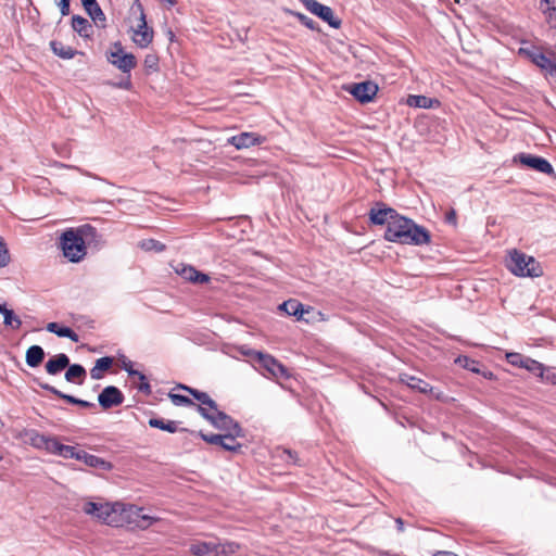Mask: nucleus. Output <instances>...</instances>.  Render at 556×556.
<instances>
[{
  "label": "nucleus",
  "mask_w": 556,
  "mask_h": 556,
  "mask_svg": "<svg viewBox=\"0 0 556 556\" xmlns=\"http://www.w3.org/2000/svg\"><path fill=\"white\" fill-rule=\"evenodd\" d=\"M383 238L394 243L424 245L430 243L431 235L424 226L396 213V217L386 228Z\"/></svg>",
  "instance_id": "1"
},
{
  "label": "nucleus",
  "mask_w": 556,
  "mask_h": 556,
  "mask_svg": "<svg viewBox=\"0 0 556 556\" xmlns=\"http://www.w3.org/2000/svg\"><path fill=\"white\" fill-rule=\"evenodd\" d=\"M139 247L144 251H154V252H163L166 249V245L161 241L155 239H144L139 242Z\"/></svg>",
  "instance_id": "34"
},
{
  "label": "nucleus",
  "mask_w": 556,
  "mask_h": 556,
  "mask_svg": "<svg viewBox=\"0 0 556 556\" xmlns=\"http://www.w3.org/2000/svg\"><path fill=\"white\" fill-rule=\"evenodd\" d=\"M97 237V229L89 224L65 230L60 237L63 255L72 263L80 262L87 253L86 245Z\"/></svg>",
  "instance_id": "2"
},
{
  "label": "nucleus",
  "mask_w": 556,
  "mask_h": 556,
  "mask_svg": "<svg viewBox=\"0 0 556 556\" xmlns=\"http://www.w3.org/2000/svg\"><path fill=\"white\" fill-rule=\"evenodd\" d=\"M169 399L177 406H195V403L188 396L177 393H169Z\"/></svg>",
  "instance_id": "40"
},
{
  "label": "nucleus",
  "mask_w": 556,
  "mask_h": 556,
  "mask_svg": "<svg viewBox=\"0 0 556 556\" xmlns=\"http://www.w3.org/2000/svg\"><path fill=\"white\" fill-rule=\"evenodd\" d=\"M5 308H7L5 304H0V314H3Z\"/></svg>",
  "instance_id": "62"
},
{
  "label": "nucleus",
  "mask_w": 556,
  "mask_h": 556,
  "mask_svg": "<svg viewBox=\"0 0 556 556\" xmlns=\"http://www.w3.org/2000/svg\"><path fill=\"white\" fill-rule=\"evenodd\" d=\"M434 556H458V555H456V554H454L452 552H440V553H438Z\"/></svg>",
  "instance_id": "58"
},
{
  "label": "nucleus",
  "mask_w": 556,
  "mask_h": 556,
  "mask_svg": "<svg viewBox=\"0 0 556 556\" xmlns=\"http://www.w3.org/2000/svg\"><path fill=\"white\" fill-rule=\"evenodd\" d=\"M265 138L255 132H240L228 139V143L238 150L248 149L253 146L263 143Z\"/></svg>",
  "instance_id": "18"
},
{
  "label": "nucleus",
  "mask_w": 556,
  "mask_h": 556,
  "mask_svg": "<svg viewBox=\"0 0 556 556\" xmlns=\"http://www.w3.org/2000/svg\"><path fill=\"white\" fill-rule=\"evenodd\" d=\"M190 553L194 556H223L214 542H195L190 545Z\"/></svg>",
  "instance_id": "22"
},
{
  "label": "nucleus",
  "mask_w": 556,
  "mask_h": 556,
  "mask_svg": "<svg viewBox=\"0 0 556 556\" xmlns=\"http://www.w3.org/2000/svg\"><path fill=\"white\" fill-rule=\"evenodd\" d=\"M50 48L55 55L64 60L73 59L76 54L81 53L58 40L50 41Z\"/></svg>",
  "instance_id": "30"
},
{
  "label": "nucleus",
  "mask_w": 556,
  "mask_h": 556,
  "mask_svg": "<svg viewBox=\"0 0 556 556\" xmlns=\"http://www.w3.org/2000/svg\"><path fill=\"white\" fill-rule=\"evenodd\" d=\"M518 159L519 162L531 169H534L539 173H543L546 175H553L554 168L552 164L544 157L530 154V153H520L515 160Z\"/></svg>",
  "instance_id": "16"
},
{
  "label": "nucleus",
  "mask_w": 556,
  "mask_h": 556,
  "mask_svg": "<svg viewBox=\"0 0 556 556\" xmlns=\"http://www.w3.org/2000/svg\"><path fill=\"white\" fill-rule=\"evenodd\" d=\"M455 362L458 365H460L462 367H464L472 372H480V369H479L480 363L475 359H471L468 356H459L456 358Z\"/></svg>",
  "instance_id": "37"
},
{
  "label": "nucleus",
  "mask_w": 556,
  "mask_h": 556,
  "mask_svg": "<svg viewBox=\"0 0 556 556\" xmlns=\"http://www.w3.org/2000/svg\"><path fill=\"white\" fill-rule=\"evenodd\" d=\"M3 315V324L5 326H10L13 329H20L22 326V320L18 316L14 314L12 309L5 308Z\"/></svg>",
  "instance_id": "35"
},
{
  "label": "nucleus",
  "mask_w": 556,
  "mask_h": 556,
  "mask_svg": "<svg viewBox=\"0 0 556 556\" xmlns=\"http://www.w3.org/2000/svg\"><path fill=\"white\" fill-rule=\"evenodd\" d=\"M507 268L516 276L520 277H540L542 269L532 256H528L522 252L514 250L509 254Z\"/></svg>",
  "instance_id": "5"
},
{
  "label": "nucleus",
  "mask_w": 556,
  "mask_h": 556,
  "mask_svg": "<svg viewBox=\"0 0 556 556\" xmlns=\"http://www.w3.org/2000/svg\"><path fill=\"white\" fill-rule=\"evenodd\" d=\"M399 381L405 386H407L409 389L418 391L422 394H428L433 392V388L426 382L425 380L412 376L409 374L403 372L399 375Z\"/></svg>",
  "instance_id": "20"
},
{
  "label": "nucleus",
  "mask_w": 556,
  "mask_h": 556,
  "mask_svg": "<svg viewBox=\"0 0 556 556\" xmlns=\"http://www.w3.org/2000/svg\"><path fill=\"white\" fill-rule=\"evenodd\" d=\"M62 446L63 444L61 442H59L55 438L50 437L46 446V451L55 455H60Z\"/></svg>",
  "instance_id": "44"
},
{
  "label": "nucleus",
  "mask_w": 556,
  "mask_h": 556,
  "mask_svg": "<svg viewBox=\"0 0 556 556\" xmlns=\"http://www.w3.org/2000/svg\"><path fill=\"white\" fill-rule=\"evenodd\" d=\"M83 511L108 526L123 527V518L121 517L123 503H97L89 501L84 504Z\"/></svg>",
  "instance_id": "3"
},
{
  "label": "nucleus",
  "mask_w": 556,
  "mask_h": 556,
  "mask_svg": "<svg viewBox=\"0 0 556 556\" xmlns=\"http://www.w3.org/2000/svg\"><path fill=\"white\" fill-rule=\"evenodd\" d=\"M111 86L119 89L130 90L132 88V84L130 80V74H127L126 79H123L118 83H110Z\"/></svg>",
  "instance_id": "48"
},
{
  "label": "nucleus",
  "mask_w": 556,
  "mask_h": 556,
  "mask_svg": "<svg viewBox=\"0 0 556 556\" xmlns=\"http://www.w3.org/2000/svg\"><path fill=\"white\" fill-rule=\"evenodd\" d=\"M281 312H285L288 316H294L298 320L303 318L304 313L306 312L304 305L295 300L289 299L281 303L278 307Z\"/></svg>",
  "instance_id": "25"
},
{
  "label": "nucleus",
  "mask_w": 556,
  "mask_h": 556,
  "mask_svg": "<svg viewBox=\"0 0 556 556\" xmlns=\"http://www.w3.org/2000/svg\"><path fill=\"white\" fill-rule=\"evenodd\" d=\"M544 2L546 3L547 8H546V11L551 14L552 11H555L556 10V0H544Z\"/></svg>",
  "instance_id": "56"
},
{
  "label": "nucleus",
  "mask_w": 556,
  "mask_h": 556,
  "mask_svg": "<svg viewBox=\"0 0 556 556\" xmlns=\"http://www.w3.org/2000/svg\"><path fill=\"white\" fill-rule=\"evenodd\" d=\"M77 460L84 462L87 466L92 468H99L104 471H109L113 468L112 464L104 458L87 453L84 450H79Z\"/></svg>",
  "instance_id": "21"
},
{
  "label": "nucleus",
  "mask_w": 556,
  "mask_h": 556,
  "mask_svg": "<svg viewBox=\"0 0 556 556\" xmlns=\"http://www.w3.org/2000/svg\"><path fill=\"white\" fill-rule=\"evenodd\" d=\"M138 390L147 395L151 394L152 390H151V386L150 383L146 380H140V383L138 386Z\"/></svg>",
  "instance_id": "51"
},
{
  "label": "nucleus",
  "mask_w": 556,
  "mask_h": 556,
  "mask_svg": "<svg viewBox=\"0 0 556 556\" xmlns=\"http://www.w3.org/2000/svg\"><path fill=\"white\" fill-rule=\"evenodd\" d=\"M76 405L84 407V408H94L96 407L94 403H91V402H88L85 400H80V399H77Z\"/></svg>",
  "instance_id": "54"
},
{
  "label": "nucleus",
  "mask_w": 556,
  "mask_h": 556,
  "mask_svg": "<svg viewBox=\"0 0 556 556\" xmlns=\"http://www.w3.org/2000/svg\"><path fill=\"white\" fill-rule=\"evenodd\" d=\"M445 220L448 224H456V212L454 210H451L450 212H447V214L445 216Z\"/></svg>",
  "instance_id": "55"
},
{
  "label": "nucleus",
  "mask_w": 556,
  "mask_h": 556,
  "mask_svg": "<svg viewBox=\"0 0 556 556\" xmlns=\"http://www.w3.org/2000/svg\"><path fill=\"white\" fill-rule=\"evenodd\" d=\"M180 276L186 279L187 281L193 282L197 281V274L198 270L192 266H184L181 270L179 271Z\"/></svg>",
  "instance_id": "43"
},
{
  "label": "nucleus",
  "mask_w": 556,
  "mask_h": 556,
  "mask_svg": "<svg viewBox=\"0 0 556 556\" xmlns=\"http://www.w3.org/2000/svg\"><path fill=\"white\" fill-rule=\"evenodd\" d=\"M105 56L106 61L123 74H130L131 70L137 66L136 56L132 53L125 52L121 41L113 42Z\"/></svg>",
  "instance_id": "8"
},
{
  "label": "nucleus",
  "mask_w": 556,
  "mask_h": 556,
  "mask_svg": "<svg viewBox=\"0 0 556 556\" xmlns=\"http://www.w3.org/2000/svg\"><path fill=\"white\" fill-rule=\"evenodd\" d=\"M307 11L318 16L332 28H339L342 21L337 17L333 10L325 4L319 3L317 0H300Z\"/></svg>",
  "instance_id": "11"
},
{
  "label": "nucleus",
  "mask_w": 556,
  "mask_h": 556,
  "mask_svg": "<svg viewBox=\"0 0 556 556\" xmlns=\"http://www.w3.org/2000/svg\"><path fill=\"white\" fill-rule=\"evenodd\" d=\"M123 369L129 375V376H136L139 380H146V376L132 368V363L130 361H123Z\"/></svg>",
  "instance_id": "47"
},
{
  "label": "nucleus",
  "mask_w": 556,
  "mask_h": 556,
  "mask_svg": "<svg viewBox=\"0 0 556 556\" xmlns=\"http://www.w3.org/2000/svg\"><path fill=\"white\" fill-rule=\"evenodd\" d=\"M397 211L388 206L383 202H376L368 212V217L371 224L387 227L390 225L393 217H396Z\"/></svg>",
  "instance_id": "14"
},
{
  "label": "nucleus",
  "mask_w": 556,
  "mask_h": 556,
  "mask_svg": "<svg viewBox=\"0 0 556 556\" xmlns=\"http://www.w3.org/2000/svg\"><path fill=\"white\" fill-rule=\"evenodd\" d=\"M56 5L60 8L62 16H67L71 12V0H59Z\"/></svg>",
  "instance_id": "49"
},
{
  "label": "nucleus",
  "mask_w": 556,
  "mask_h": 556,
  "mask_svg": "<svg viewBox=\"0 0 556 556\" xmlns=\"http://www.w3.org/2000/svg\"><path fill=\"white\" fill-rule=\"evenodd\" d=\"M123 518V527H136L140 529H147L153 523L154 518L143 513V508L136 505L123 504V511H121Z\"/></svg>",
  "instance_id": "10"
},
{
  "label": "nucleus",
  "mask_w": 556,
  "mask_h": 556,
  "mask_svg": "<svg viewBox=\"0 0 556 556\" xmlns=\"http://www.w3.org/2000/svg\"><path fill=\"white\" fill-rule=\"evenodd\" d=\"M2 459V456L0 455V460Z\"/></svg>",
  "instance_id": "63"
},
{
  "label": "nucleus",
  "mask_w": 556,
  "mask_h": 556,
  "mask_svg": "<svg viewBox=\"0 0 556 556\" xmlns=\"http://www.w3.org/2000/svg\"><path fill=\"white\" fill-rule=\"evenodd\" d=\"M124 400L123 392L115 386L105 387L98 395L99 405L104 410L122 405Z\"/></svg>",
  "instance_id": "17"
},
{
  "label": "nucleus",
  "mask_w": 556,
  "mask_h": 556,
  "mask_svg": "<svg viewBox=\"0 0 556 556\" xmlns=\"http://www.w3.org/2000/svg\"><path fill=\"white\" fill-rule=\"evenodd\" d=\"M199 414L207 420L213 427L226 431L227 433H235V435H243V429L232 417L222 410L210 413L206 407L198 406Z\"/></svg>",
  "instance_id": "7"
},
{
  "label": "nucleus",
  "mask_w": 556,
  "mask_h": 556,
  "mask_svg": "<svg viewBox=\"0 0 556 556\" xmlns=\"http://www.w3.org/2000/svg\"><path fill=\"white\" fill-rule=\"evenodd\" d=\"M285 454L288 455V458H287L288 462L296 464V462H298V454H296V452H293L291 450H285Z\"/></svg>",
  "instance_id": "53"
},
{
  "label": "nucleus",
  "mask_w": 556,
  "mask_h": 556,
  "mask_svg": "<svg viewBox=\"0 0 556 556\" xmlns=\"http://www.w3.org/2000/svg\"><path fill=\"white\" fill-rule=\"evenodd\" d=\"M178 388L192 395L193 399L200 402V405L205 404L206 400L210 397V395L206 392L200 391L198 389L185 384H178Z\"/></svg>",
  "instance_id": "36"
},
{
  "label": "nucleus",
  "mask_w": 556,
  "mask_h": 556,
  "mask_svg": "<svg viewBox=\"0 0 556 556\" xmlns=\"http://www.w3.org/2000/svg\"><path fill=\"white\" fill-rule=\"evenodd\" d=\"M65 372V380L71 383L83 384L87 372L83 365L80 364H70Z\"/></svg>",
  "instance_id": "26"
},
{
  "label": "nucleus",
  "mask_w": 556,
  "mask_h": 556,
  "mask_svg": "<svg viewBox=\"0 0 556 556\" xmlns=\"http://www.w3.org/2000/svg\"><path fill=\"white\" fill-rule=\"evenodd\" d=\"M199 405L195 404V407L198 408ZM202 407H206L210 413H216V410H219L217 407V403L210 396L205 404L201 405Z\"/></svg>",
  "instance_id": "50"
},
{
  "label": "nucleus",
  "mask_w": 556,
  "mask_h": 556,
  "mask_svg": "<svg viewBox=\"0 0 556 556\" xmlns=\"http://www.w3.org/2000/svg\"><path fill=\"white\" fill-rule=\"evenodd\" d=\"M521 53H525L528 59L540 68L541 74L549 83H556V60L553 59L555 55L554 51L545 53L542 48L532 46L528 49H520Z\"/></svg>",
  "instance_id": "4"
},
{
  "label": "nucleus",
  "mask_w": 556,
  "mask_h": 556,
  "mask_svg": "<svg viewBox=\"0 0 556 556\" xmlns=\"http://www.w3.org/2000/svg\"><path fill=\"white\" fill-rule=\"evenodd\" d=\"M143 65L147 70L157 71L159 70V58L156 54H147L143 61Z\"/></svg>",
  "instance_id": "45"
},
{
  "label": "nucleus",
  "mask_w": 556,
  "mask_h": 556,
  "mask_svg": "<svg viewBox=\"0 0 556 556\" xmlns=\"http://www.w3.org/2000/svg\"><path fill=\"white\" fill-rule=\"evenodd\" d=\"M46 353L40 345H31L25 354L26 364L31 367H38L45 359Z\"/></svg>",
  "instance_id": "28"
},
{
  "label": "nucleus",
  "mask_w": 556,
  "mask_h": 556,
  "mask_svg": "<svg viewBox=\"0 0 556 556\" xmlns=\"http://www.w3.org/2000/svg\"><path fill=\"white\" fill-rule=\"evenodd\" d=\"M247 356L253 357L258 365L276 378H288V369L274 356L254 350L242 351Z\"/></svg>",
  "instance_id": "9"
},
{
  "label": "nucleus",
  "mask_w": 556,
  "mask_h": 556,
  "mask_svg": "<svg viewBox=\"0 0 556 556\" xmlns=\"http://www.w3.org/2000/svg\"><path fill=\"white\" fill-rule=\"evenodd\" d=\"M433 102H438L431 98L426 96H409L407 99V103L409 106L421 108V109H430L432 108Z\"/></svg>",
  "instance_id": "33"
},
{
  "label": "nucleus",
  "mask_w": 556,
  "mask_h": 556,
  "mask_svg": "<svg viewBox=\"0 0 556 556\" xmlns=\"http://www.w3.org/2000/svg\"><path fill=\"white\" fill-rule=\"evenodd\" d=\"M431 394H433L435 400H443V393L442 392H438V393L432 392Z\"/></svg>",
  "instance_id": "60"
},
{
  "label": "nucleus",
  "mask_w": 556,
  "mask_h": 556,
  "mask_svg": "<svg viewBox=\"0 0 556 556\" xmlns=\"http://www.w3.org/2000/svg\"><path fill=\"white\" fill-rule=\"evenodd\" d=\"M149 426L152 428H156L163 431H167L169 433H175L178 431V421L174 420H164L162 418H150L148 421Z\"/></svg>",
  "instance_id": "31"
},
{
  "label": "nucleus",
  "mask_w": 556,
  "mask_h": 556,
  "mask_svg": "<svg viewBox=\"0 0 556 556\" xmlns=\"http://www.w3.org/2000/svg\"><path fill=\"white\" fill-rule=\"evenodd\" d=\"M482 375H483L484 378H488V379H492L493 378V374L491 371H483Z\"/></svg>",
  "instance_id": "61"
},
{
  "label": "nucleus",
  "mask_w": 556,
  "mask_h": 556,
  "mask_svg": "<svg viewBox=\"0 0 556 556\" xmlns=\"http://www.w3.org/2000/svg\"><path fill=\"white\" fill-rule=\"evenodd\" d=\"M50 437H47L45 434H40L38 432H31L29 439H30V444L34 446V447H37V448H45L46 450V446H47V443H48V440H49Z\"/></svg>",
  "instance_id": "39"
},
{
  "label": "nucleus",
  "mask_w": 556,
  "mask_h": 556,
  "mask_svg": "<svg viewBox=\"0 0 556 556\" xmlns=\"http://www.w3.org/2000/svg\"><path fill=\"white\" fill-rule=\"evenodd\" d=\"M506 357L510 365L525 368L535 376H543L544 366L540 362L516 352L507 353Z\"/></svg>",
  "instance_id": "15"
},
{
  "label": "nucleus",
  "mask_w": 556,
  "mask_h": 556,
  "mask_svg": "<svg viewBox=\"0 0 556 556\" xmlns=\"http://www.w3.org/2000/svg\"><path fill=\"white\" fill-rule=\"evenodd\" d=\"M81 4L88 14V16L93 21V23L100 27H106V16L102 11L101 7L97 2V0H80Z\"/></svg>",
  "instance_id": "19"
},
{
  "label": "nucleus",
  "mask_w": 556,
  "mask_h": 556,
  "mask_svg": "<svg viewBox=\"0 0 556 556\" xmlns=\"http://www.w3.org/2000/svg\"><path fill=\"white\" fill-rule=\"evenodd\" d=\"M167 36H168V39H169L170 41H174V39H175V34H174V31H173V30L168 29V30H167Z\"/></svg>",
  "instance_id": "59"
},
{
  "label": "nucleus",
  "mask_w": 556,
  "mask_h": 556,
  "mask_svg": "<svg viewBox=\"0 0 556 556\" xmlns=\"http://www.w3.org/2000/svg\"><path fill=\"white\" fill-rule=\"evenodd\" d=\"M70 365V357L60 353L51 357L45 365V368L49 375H58Z\"/></svg>",
  "instance_id": "23"
},
{
  "label": "nucleus",
  "mask_w": 556,
  "mask_h": 556,
  "mask_svg": "<svg viewBox=\"0 0 556 556\" xmlns=\"http://www.w3.org/2000/svg\"><path fill=\"white\" fill-rule=\"evenodd\" d=\"M292 14L299 20V22L302 25L306 26L308 29L319 31L318 24L313 18L300 12H292Z\"/></svg>",
  "instance_id": "38"
},
{
  "label": "nucleus",
  "mask_w": 556,
  "mask_h": 556,
  "mask_svg": "<svg viewBox=\"0 0 556 556\" xmlns=\"http://www.w3.org/2000/svg\"><path fill=\"white\" fill-rule=\"evenodd\" d=\"M197 281H194V283H206L210 281V277L204 274V273H201L198 270V274H197Z\"/></svg>",
  "instance_id": "52"
},
{
  "label": "nucleus",
  "mask_w": 556,
  "mask_h": 556,
  "mask_svg": "<svg viewBox=\"0 0 556 556\" xmlns=\"http://www.w3.org/2000/svg\"><path fill=\"white\" fill-rule=\"evenodd\" d=\"M79 450H77L75 446L72 445H65L63 444L61 448L60 456L64 458H77L78 457Z\"/></svg>",
  "instance_id": "46"
},
{
  "label": "nucleus",
  "mask_w": 556,
  "mask_h": 556,
  "mask_svg": "<svg viewBox=\"0 0 556 556\" xmlns=\"http://www.w3.org/2000/svg\"><path fill=\"white\" fill-rule=\"evenodd\" d=\"M361 103L370 102L378 92V86L371 80L351 84L344 87Z\"/></svg>",
  "instance_id": "13"
},
{
  "label": "nucleus",
  "mask_w": 556,
  "mask_h": 556,
  "mask_svg": "<svg viewBox=\"0 0 556 556\" xmlns=\"http://www.w3.org/2000/svg\"><path fill=\"white\" fill-rule=\"evenodd\" d=\"M199 435L206 443L219 445L225 451L239 452L242 448V444L237 441V438H241L242 435H235V433L227 432L225 434H207L202 431L199 432Z\"/></svg>",
  "instance_id": "12"
},
{
  "label": "nucleus",
  "mask_w": 556,
  "mask_h": 556,
  "mask_svg": "<svg viewBox=\"0 0 556 556\" xmlns=\"http://www.w3.org/2000/svg\"><path fill=\"white\" fill-rule=\"evenodd\" d=\"M10 263V253L7 248V243L0 236V268L5 267Z\"/></svg>",
  "instance_id": "42"
},
{
  "label": "nucleus",
  "mask_w": 556,
  "mask_h": 556,
  "mask_svg": "<svg viewBox=\"0 0 556 556\" xmlns=\"http://www.w3.org/2000/svg\"><path fill=\"white\" fill-rule=\"evenodd\" d=\"M46 329L60 338H68L73 342L79 341V336L73 329H71L70 327L61 326L59 323H49Z\"/></svg>",
  "instance_id": "27"
},
{
  "label": "nucleus",
  "mask_w": 556,
  "mask_h": 556,
  "mask_svg": "<svg viewBox=\"0 0 556 556\" xmlns=\"http://www.w3.org/2000/svg\"><path fill=\"white\" fill-rule=\"evenodd\" d=\"M130 13L137 16L136 27H132V41L141 49L147 48L152 42L154 33L148 27L144 9L139 0H135Z\"/></svg>",
  "instance_id": "6"
},
{
  "label": "nucleus",
  "mask_w": 556,
  "mask_h": 556,
  "mask_svg": "<svg viewBox=\"0 0 556 556\" xmlns=\"http://www.w3.org/2000/svg\"><path fill=\"white\" fill-rule=\"evenodd\" d=\"M218 552H223V556L235 554L239 549V544L235 542L216 543Z\"/></svg>",
  "instance_id": "41"
},
{
  "label": "nucleus",
  "mask_w": 556,
  "mask_h": 556,
  "mask_svg": "<svg viewBox=\"0 0 556 556\" xmlns=\"http://www.w3.org/2000/svg\"><path fill=\"white\" fill-rule=\"evenodd\" d=\"M71 24L72 28L83 38H90L93 34L92 25L81 15H73Z\"/></svg>",
  "instance_id": "24"
},
{
  "label": "nucleus",
  "mask_w": 556,
  "mask_h": 556,
  "mask_svg": "<svg viewBox=\"0 0 556 556\" xmlns=\"http://www.w3.org/2000/svg\"><path fill=\"white\" fill-rule=\"evenodd\" d=\"M113 357L111 356H103L101 358H98L96 361L94 366L90 369V376L94 380H99L103 378V372L111 369L113 365Z\"/></svg>",
  "instance_id": "29"
},
{
  "label": "nucleus",
  "mask_w": 556,
  "mask_h": 556,
  "mask_svg": "<svg viewBox=\"0 0 556 556\" xmlns=\"http://www.w3.org/2000/svg\"><path fill=\"white\" fill-rule=\"evenodd\" d=\"M34 381L43 390L54 394L55 396L66 401L67 403L70 404H73V405H76V402H77V397L73 396V395H70V394H65L63 393L62 391L58 390L56 388H54L53 386L49 384V383H46V382H42L40 381L39 379L35 378Z\"/></svg>",
  "instance_id": "32"
},
{
  "label": "nucleus",
  "mask_w": 556,
  "mask_h": 556,
  "mask_svg": "<svg viewBox=\"0 0 556 556\" xmlns=\"http://www.w3.org/2000/svg\"><path fill=\"white\" fill-rule=\"evenodd\" d=\"M395 522H396V526H397V530H399L400 532H402V531L404 530V522H403V520H402L401 518H397V519L395 520Z\"/></svg>",
  "instance_id": "57"
}]
</instances>
